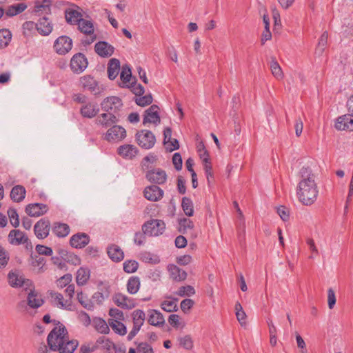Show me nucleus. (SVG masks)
<instances>
[{
    "instance_id": "22",
    "label": "nucleus",
    "mask_w": 353,
    "mask_h": 353,
    "mask_svg": "<svg viewBox=\"0 0 353 353\" xmlns=\"http://www.w3.org/2000/svg\"><path fill=\"white\" fill-rule=\"evenodd\" d=\"M335 128L339 130H353V116L351 112L339 117L335 123Z\"/></svg>"
},
{
    "instance_id": "63",
    "label": "nucleus",
    "mask_w": 353,
    "mask_h": 353,
    "mask_svg": "<svg viewBox=\"0 0 353 353\" xmlns=\"http://www.w3.org/2000/svg\"><path fill=\"white\" fill-rule=\"evenodd\" d=\"M336 296L334 291L330 288L327 290V303L330 309H332L336 304Z\"/></svg>"
},
{
    "instance_id": "57",
    "label": "nucleus",
    "mask_w": 353,
    "mask_h": 353,
    "mask_svg": "<svg viewBox=\"0 0 353 353\" xmlns=\"http://www.w3.org/2000/svg\"><path fill=\"white\" fill-rule=\"evenodd\" d=\"M35 250L39 255L50 256L52 254L51 248L43 245H37Z\"/></svg>"
},
{
    "instance_id": "33",
    "label": "nucleus",
    "mask_w": 353,
    "mask_h": 353,
    "mask_svg": "<svg viewBox=\"0 0 353 353\" xmlns=\"http://www.w3.org/2000/svg\"><path fill=\"white\" fill-rule=\"evenodd\" d=\"M120 69V61L119 59L112 58L108 64V74L110 80H114L118 75Z\"/></svg>"
},
{
    "instance_id": "25",
    "label": "nucleus",
    "mask_w": 353,
    "mask_h": 353,
    "mask_svg": "<svg viewBox=\"0 0 353 353\" xmlns=\"http://www.w3.org/2000/svg\"><path fill=\"white\" fill-rule=\"evenodd\" d=\"M117 152L123 159H132L137 155L139 150L134 145L124 144L118 148Z\"/></svg>"
},
{
    "instance_id": "24",
    "label": "nucleus",
    "mask_w": 353,
    "mask_h": 353,
    "mask_svg": "<svg viewBox=\"0 0 353 353\" xmlns=\"http://www.w3.org/2000/svg\"><path fill=\"white\" fill-rule=\"evenodd\" d=\"M48 210L47 205L43 203H30L26 208V212L30 216H40L46 214Z\"/></svg>"
},
{
    "instance_id": "43",
    "label": "nucleus",
    "mask_w": 353,
    "mask_h": 353,
    "mask_svg": "<svg viewBox=\"0 0 353 353\" xmlns=\"http://www.w3.org/2000/svg\"><path fill=\"white\" fill-rule=\"evenodd\" d=\"M60 254H61V257L63 260L68 263H72L74 265H77L81 263L80 258L73 253L68 252L65 250H61L60 252Z\"/></svg>"
},
{
    "instance_id": "14",
    "label": "nucleus",
    "mask_w": 353,
    "mask_h": 353,
    "mask_svg": "<svg viewBox=\"0 0 353 353\" xmlns=\"http://www.w3.org/2000/svg\"><path fill=\"white\" fill-rule=\"evenodd\" d=\"M79 10L80 8L74 5L65 10V18L67 23L71 25H77L83 19Z\"/></svg>"
},
{
    "instance_id": "30",
    "label": "nucleus",
    "mask_w": 353,
    "mask_h": 353,
    "mask_svg": "<svg viewBox=\"0 0 353 353\" xmlns=\"http://www.w3.org/2000/svg\"><path fill=\"white\" fill-rule=\"evenodd\" d=\"M50 296L54 305L60 308H68L71 306V301L64 300L63 296L59 292H50Z\"/></svg>"
},
{
    "instance_id": "53",
    "label": "nucleus",
    "mask_w": 353,
    "mask_h": 353,
    "mask_svg": "<svg viewBox=\"0 0 353 353\" xmlns=\"http://www.w3.org/2000/svg\"><path fill=\"white\" fill-rule=\"evenodd\" d=\"M72 274H66L61 276L60 279H59L57 281V285L59 288H63L65 286H68L72 281Z\"/></svg>"
},
{
    "instance_id": "49",
    "label": "nucleus",
    "mask_w": 353,
    "mask_h": 353,
    "mask_svg": "<svg viewBox=\"0 0 353 353\" xmlns=\"http://www.w3.org/2000/svg\"><path fill=\"white\" fill-rule=\"evenodd\" d=\"M8 216L10 219V224L15 228L19 225V219L17 210L14 208H9L8 210Z\"/></svg>"
},
{
    "instance_id": "44",
    "label": "nucleus",
    "mask_w": 353,
    "mask_h": 353,
    "mask_svg": "<svg viewBox=\"0 0 353 353\" xmlns=\"http://www.w3.org/2000/svg\"><path fill=\"white\" fill-rule=\"evenodd\" d=\"M12 39V33L8 29L0 30V48H4L10 42Z\"/></svg>"
},
{
    "instance_id": "47",
    "label": "nucleus",
    "mask_w": 353,
    "mask_h": 353,
    "mask_svg": "<svg viewBox=\"0 0 353 353\" xmlns=\"http://www.w3.org/2000/svg\"><path fill=\"white\" fill-rule=\"evenodd\" d=\"M177 301L178 300L176 299L172 300H165L161 303V307L162 310L168 312H176L178 310L176 304Z\"/></svg>"
},
{
    "instance_id": "8",
    "label": "nucleus",
    "mask_w": 353,
    "mask_h": 353,
    "mask_svg": "<svg viewBox=\"0 0 353 353\" xmlns=\"http://www.w3.org/2000/svg\"><path fill=\"white\" fill-rule=\"evenodd\" d=\"M88 60L83 53L75 54L70 60V68L74 73L79 74L88 67Z\"/></svg>"
},
{
    "instance_id": "46",
    "label": "nucleus",
    "mask_w": 353,
    "mask_h": 353,
    "mask_svg": "<svg viewBox=\"0 0 353 353\" xmlns=\"http://www.w3.org/2000/svg\"><path fill=\"white\" fill-rule=\"evenodd\" d=\"M77 300L84 308L88 310L93 309L94 305L92 302L82 292L77 293Z\"/></svg>"
},
{
    "instance_id": "64",
    "label": "nucleus",
    "mask_w": 353,
    "mask_h": 353,
    "mask_svg": "<svg viewBox=\"0 0 353 353\" xmlns=\"http://www.w3.org/2000/svg\"><path fill=\"white\" fill-rule=\"evenodd\" d=\"M172 163L176 170H181L182 168V158L179 153H174L172 157Z\"/></svg>"
},
{
    "instance_id": "11",
    "label": "nucleus",
    "mask_w": 353,
    "mask_h": 353,
    "mask_svg": "<svg viewBox=\"0 0 353 353\" xmlns=\"http://www.w3.org/2000/svg\"><path fill=\"white\" fill-rule=\"evenodd\" d=\"M80 84L84 90H87L94 94L101 92V88L98 82L90 75H85L80 78Z\"/></svg>"
},
{
    "instance_id": "26",
    "label": "nucleus",
    "mask_w": 353,
    "mask_h": 353,
    "mask_svg": "<svg viewBox=\"0 0 353 353\" xmlns=\"http://www.w3.org/2000/svg\"><path fill=\"white\" fill-rule=\"evenodd\" d=\"M90 242L89 236L83 232L74 234L70 239V244L75 248H82L86 246Z\"/></svg>"
},
{
    "instance_id": "54",
    "label": "nucleus",
    "mask_w": 353,
    "mask_h": 353,
    "mask_svg": "<svg viewBox=\"0 0 353 353\" xmlns=\"http://www.w3.org/2000/svg\"><path fill=\"white\" fill-rule=\"evenodd\" d=\"M135 102L138 105L144 107V106L148 105L152 103V97L150 94H147V95L137 98L135 100Z\"/></svg>"
},
{
    "instance_id": "29",
    "label": "nucleus",
    "mask_w": 353,
    "mask_h": 353,
    "mask_svg": "<svg viewBox=\"0 0 353 353\" xmlns=\"http://www.w3.org/2000/svg\"><path fill=\"white\" fill-rule=\"evenodd\" d=\"M148 323L154 326H161L165 323V319L163 314L156 310L148 311Z\"/></svg>"
},
{
    "instance_id": "38",
    "label": "nucleus",
    "mask_w": 353,
    "mask_h": 353,
    "mask_svg": "<svg viewBox=\"0 0 353 353\" xmlns=\"http://www.w3.org/2000/svg\"><path fill=\"white\" fill-rule=\"evenodd\" d=\"M108 325L115 333L119 335L123 336L127 332L126 327L120 321L110 319L108 320Z\"/></svg>"
},
{
    "instance_id": "56",
    "label": "nucleus",
    "mask_w": 353,
    "mask_h": 353,
    "mask_svg": "<svg viewBox=\"0 0 353 353\" xmlns=\"http://www.w3.org/2000/svg\"><path fill=\"white\" fill-rule=\"evenodd\" d=\"M180 345L186 350H191L193 347V341L189 335H186L179 339Z\"/></svg>"
},
{
    "instance_id": "40",
    "label": "nucleus",
    "mask_w": 353,
    "mask_h": 353,
    "mask_svg": "<svg viewBox=\"0 0 353 353\" xmlns=\"http://www.w3.org/2000/svg\"><path fill=\"white\" fill-rule=\"evenodd\" d=\"M27 8V5L24 3H20L15 5H12L8 8L6 11V14L8 17H13L18 14L21 13Z\"/></svg>"
},
{
    "instance_id": "1",
    "label": "nucleus",
    "mask_w": 353,
    "mask_h": 353,
    "mask_svg": "<svg viewBox=\"0 0 353 353\" xmlns=\"http://www.w3.org/2000/svg\"><path fill=\"white\" fill-rule=\"evenodd\" d=\"M298 176L299 181L296 190V197L303 205H311L319 194L316 176L310 167H302Z\"/></svg>"
},
{
    "instance_id": "34",
    "label": "nucleus",
    "mask_w": 353,
    "mask_h": 353,
    "mask_svg": "<svg viewBox=\"0 0 353 353\" xmlns=\"http://www.w3.org/2000/svg\"><path fill=\"white\" fill-rule=\"evenodd\" d=\"M108 254L109 257L115 262L121 261L123 259L124 254L123 250L117 245H111L108 248Z\"/></svg>"
},
{
    "instance_id": "28",
    "label": "nucleus",
    "mask_w": 353,
    "mask_h": 353,
    "mask_svg": "<svg viewBox=\"0 0 353 353\" xmlns=\"http://www.w3.org/2000/svg\"><path fill=\"white\" fill-rule=\"evenodd\" d=\"M168 270L170 273V277L176 281H181L186 279L187 273L185 270L179 268L174 264H170L168 266Z\"/></svg>"
},
{
    "instance_id": "9",
    "label": "nucleus",
    "mask_w": 353,
    "mask_h": 353,
    "mask_svg": "<svg viewBox=\"0 0 353 353\" xmlns=\"http://www.w3.org/2000/svg\"><path fill=\"white\" fill-rule=\"evenodd\" d=\"M8 283L12 288H19L26 286V290L31 286L32 283L29 279H25L21 275L15 272H10L8 275Z\"/></svg>"
},
{
    "instance_id": "60",
    "label": "nucleus",
    "mask_w": 353,
    "mask_h": 353,
    "mask_svg": "<svg viewBox=\"0 0 353 353\" xmlns=\"http://www.w3.org/2000/svg\"><path fill=\"white\" fill-rule=\"evenodd\" d=\"M109 315L114 320L122 321L124 319L123 312L117 308H111Z\"/></svg>"
},
{
    "instance_id": "17",
    "label": "nucleus",
    "mask_w": 353,
    "mask_h": 353,
    "mask_svg": "<svg viewBox=\"0 0 353 353\" xmlns=\"http://www.w3.org/2000/svg\"><path fill=\"white\" fill-rule=\"evenodd\" d=\"M159 108L157 105H151L144 112L143 123L145 125L148 123L157 125L160 123L161 119L159 114Z\"/></svg>"
},
{
    "instance_id": "18",
    "label": "nucleus",
    "mask_w": 353,
    "mask_h": 353,
    "mask_svg": "<svg viewBox=\"0 0 353 353\" xmlns=\"http://www.w3.org/2000/svg\"><path fill=\"white\" fill-rule=\"evenodd\" d=\"M112 300L114 303L123 309L130 310L135 307L136 303L133 299L129 298L128 296L121 293H116Z\"/></svg>"
},
{
    "instance_id": "37",
    "label": "nucleus",
    "mask_w": 353,
    "mask_h": 353,
    "mask_svg": "<svg viewBox=\"0 0 353 353\" xmlns=\"http://www.w3.org/2000/svg\"><path fill=\"white\" fill-rule=\"evenodd\" d=\"M52 0H37L34 2V12L49 14L50 13V5Z\"/></svg>"
},
{
    "instance_id": "3",
    "label": "nucleus",
    "mask_w": 353,
    "mask_h": 353,
    "mask_svg": "<svg viewBox=\"0 0 353 353\" xmlns=\"http://www.w3.org/2000/svg\"><path fill=\"white\" fill-rule=\"evenodd\" d=\"M165 224L162 220L152 219L142 225V231L148 236H159L163 234Z\"/></svg>"
},
{
    "instance_id": "10",
    "label": "nucleus",
    "mask_w": 353,
    "mask_h": 353,
    "mask_svg": "<svg viewBox=\"0 0 353 353\" xmlns=\"http://www.w3.org/2000/svg\"><path fill=\"white\" fill-rule=\"evenodd\" d=\"M50 222L47 219H41L34 226V232L38 239H43L46 238L50 232Z\"/></svg>"
},
{
    "instance_id": "59",
    "label": "nucleus",
    "mask_w": 353,
    "mask_h": 353,
    "mask_svg": "<svg viewBox=\"0 0 353 353\" xmlns=\"http://www.w3.org/2000/svg\"><path fill=\"white\" fill-rule=\"evenodd\" d=\"M277 213L283 221H287L290 218V211L288 208L281 205L277 208Z\"/></svg>"
},
{
    "instance_id": "5",
    "label": "nucleus",
    "mask_w": 353,
    "mask_h": 353,
    "mask_svg": "<svg viewBox=\"0 0 353 353\" xmlns=\"http://www.w3.org/2000/svg\"><path fill=\"white\" fill-rule=\"evenodd\" d=\"M133 327L128 335V339L132 340L139 332L145 319V312L139 309L135 310L132 313Z\"/></svg>"
},
{
    "instance_id": "19",
    "label": "nucleus",
    "mask_w": 353,
    "mask_h": 353,
    "mask_svg": "<svg viewBox=\"0 0 353 353\" xmlns=\"http://www.w3.org/2000/svg\"><path fill=\"white\" fill-rule=\"evenodd\" d=\"M144 196L150 201H158L161 200L164 194L163 190L156 185L148 186L143 191Z\"/></svg>"
},
{
    "instance_id": "45",
    "label": "nucleus",
    "mask_w": 353,
    "mask_h": 353,
    "mask_svg": "<svg viewBox=\"0 0 353 353\" xmlns=\"http://www.w3.org/2000/svg\"><path fill=\"white\" fill-rule=\"evenodd\" d=\"M94 325L95 329L101 334L109 333L110 328L105 321L101 318H98L94 320Z\"/></svg>"
},
{
    "instance_id": "20",
    "label": "nucleus",
    "mask_w": 353,
    "mask_h": 353,
    "mask_svg": "<svg viewBox=\"0 0 353 353\" xmlns=\"http://www.w3.org/2000/svg\"><path fill=\"white\" fill-rule=\"evenodd\" d=\"M146 178L151 183L161 185L166 181L167 174L164 170L157 168L148 171L146 174Z\"/></svg>"
},
{
    "instance_id": "32",
    "label": "nucleus",
    "mask_w": 353,
    "mask_h": 353,
    "mask_svg": "<svg viewBox=\"0 0 353 353\" xmlns=\"http://www.w3.org/2000/svg\"><path fill=\"white\" fill-rule=\"evenodd\" d=\"M99 110L96 104L88 103L83 105L80 110L81 114L85 118H93L99 112Z\"/></svg>"
},
{
    "instance_id": "2",
    "label": "nucleus",
    "mask_w": 353,
    "mask_h": 353,
    "mask_svg": "<svg viewBox=\"0 0 353 353\" xmlns=\"http://www.w3.org/2000/svg\"><path fill=\"white\" fill-rule=\"evenodd\" d=\"M49 333L47 342L51 350L59 353H73L79 345L77 340H70L66 327L59 322Z\"/></svg>"
},
{
    "instance_id": "7",
    "label": "nucleus",
    "mask_w": 353,
    "mask_h": 353,
    "mask_svg": "<svg viewBox=\"0 0 353 353\" xmlns=\"http://www.w3.org/2000/svg\"><path fill=\"white\" fill-rule=\"evenodd\" d=\"M101 109L105 112L117 113L123 106L122 101L117 97H109L103 99L101 103Z\"/></svg>"
},
{
    "instance_id": "48",
    "label": "nucleus",
    "mask_w": 353,
    "mask_h": 353,
    "mask_svg": "<svg viewBox=\"0 0 353 353\" xmlns=\"http://www.w3.org/2000/svg\"><path fill=\"white\" fill-rule=\"evenodd\" d=\"M327 38H328V34L327 32H324L321 37L319 38L318 45L316 47V53H319V54H321L327 46Z\"/></svg>"
},
{
    "instance_id": "61",
    "label": "nucleus",
    "mask_w": 353,
    "mask_h": 353,
    "mask_svg": "<svg viewBox=\"0 0 353 353\" xmlns=\"http://www.w3.org/2000/svg\"><path fill=\"white\" fill-rule=\"evenodd\" d=\"M46 263V260L43 257L40 255L35 256V257L32 256V262L31 264L34 267H38L39 269H42Z\"/></svg>"
},
{
    "instance_id": "31",
    "label": "nucleus",
    "mask_w": 353,
    "mask_h": 353,
    "mask_svg": "<svg viewBox=\"0 0 353 353\" xmlns=\"http://www.w3.org/2000/svg\"><path fill=\"white\" fill-rule=\"evenodd\" d=\"M52 231L57 237L63 238L70 233V227L66 223L55 222L53 223Z\"/></svg>"
},
{
    "instance_id": "50",
    "label": "nucleus",
    "mask_w": 353,
    "mask_h": 353,
    "mask_svg": "<svg viewBox=\"0 0 353 353\" xmlns=\"http://www.w3.org/2000/svg\"><path fill=\"white\" fill-rule=\"evenodd\" d=\"M120 78L123 83L125 84L130 81L132 78V72L130 68L128 65L122 66Z\"/></svg>"
},
{
    "instance_id": "52",
    "label": "nucleus",
    "mask_w": 353,
    "mask_h": 353,
    "mask_svg": "<svg viewBox=\"0 0 353 353\" xmlns=\"http://www.w3.org/2000/svg\"><path fill=\"white\" fill-rule=\"evenodd\" d=\"M195 293L194 288L191 285L182 286L179 288V290L176 292L179 296H190Z\"/></svg>"
},
{
    "instance_id": "51",
    "label": "nucleus",
    "mask_w": 353,
    "mask_h": 353,
    "mask_svg": "<svg viewBox=\"0 0 353 353\" xmlns=\"http://www.w3.org/2000/svg\"><path fill=\"white\" fill-rule=\"evenodd\" d=\"M139 267V263L134 260H128L123 263V270L127 273L135 272Z\"/></svg>"
},
{
    "instance_id": "27",
    "label": "nucleus",
    "mask_w": 353,
    "mask_h": 353,
    "mask_svg": "<svg viewBox=\"0 0 353 353\" xmlns=\"http://www.w3.org/2000/svg\"><path fill=\"white\" fill-rule=\"evenodd\" d=\"M96 123L102 125L104 128H108L112 124L116 123L118 119L113 113H103L98 116L95 120Z\"/></svg>"
},
{
    "instance_id": "35",
    "label": "nucleus",
    "mask_w": 353,
    "mask_h": 353,
    "mask_svg": "<svg viewBox=\"0 0 353 353\" xmlns=\"http://www.w3.org/2000/svg\"><path fill=\"white\" fill-rule=\"evenodd\" d=\"M26 189L23 186L17 185L12 188L10 192V198L14 202L22 201L26 196Z\"/></svg>"
},
{
    "instance_id": "16",
    "label": "nucleus",
    "mask_w": 353,
    "mask_h": 353,
    "mask_svg": "<svg viewBox=\"0 0 353 353\" xmlns=\"http://www.w3.org/2000/svg\"><path fill=\"white\" fill-rule=\"evenodd\" d=\"M32 287L28 288L27 304L30 308L37 309L43 305L44 300L41 295L34 290V286L32 285Z\"/></svg>"
},
{
    "instance_id": "58",
    "label": "nucleus",
    "mask_w": 353,
    "mask_h": 353,
    "mask_svg": "<svg viewBox=\"0 0 353 353\" xmlns=\"http://www.w3.org/2000/svg\"><path fill=\"white\" fill-rule=\"evenodd\" d=\"M137 350V353H154L152 347L147 343H139Z\"/></svg>"
},
{
    "instance_id": "15",
    "label": "nucleus",
    "mask_w": 353,
    "mask_h": 353,
    "mask_svg": "<svg viewBox=\"0 0 353 353\" xmlns=\"http://www.w3.org/2000/svg\"><path fill=\"white\" fill-rule=\"evenodd\" d=\"M77 25L78 29L81 32L90 36V39L88 40L86 42L88 44L92 43L97 39V36L94 34V25L91 21L83 19Z\"/></svg>"
},
{
    "instance_id": "12",
    "label": "nucleus",
    "mask_w": 353,
    "mask_h": 353,
    "mask_svg": "<svg viewBox=\"0 0 353 353\" xmlns=\"http://www.w3.org/2000/svg\"><path fill=\"white\" fill-rule=\"evenodd\" d=\"M125 130L120 125H115L107 131L105 139L108 141L118 142L125 139Z\"/></svg>"
},
{
    "instance_id": "39",
    "label": "nucleus",
    "mask_w": 353,
    "mask_h": 353,
    "mask_svg": "<svg viewBox=\"0 0 353 353\" xmlns=\"http://www.w3.org/2000/svg\"><path fill=\"white\" fill-rule=\"evenodd\" d=\"M141 286L140 279L138 276H131L127 282V290L131 294H136Z\"/></svg>"
},
{
    "instance_id": "42",
    "label": "nucleus",
    "mask_w": 353,
    "mask_h": 353,
    "mask_svg": "<svg viewBox=\"0 0 353 353\" xmlns=\"http://www.w3.org/2000/svg\"><path fill=\"white\" fill-rule=\"evenodd\" d=\"M182 209L188 216H192L194 214V205L192 201L188 197H183L181 201Z\"/></svg>"
},
{
    "instance_id": "21",
    "label": "nucleus",
    "mask_w": 353,
    "mask_h": 353,
    "mask_svg": "<svg viewBox=\"0 0 353 353\" xmlns=\"http://www.w3.org/2000/svg\"><path fill=\"white\" fill-rule=\"evenodd\" d=\"M94 51L99 57L108 58L113 54L114 48L106 41H99L94 45Z\"/></svg>"
},
{
    "instance_id": "55",
    "label": "nucleus",
    "mask_w": 353,
    "mask_h": 353,
    "mask_svg": "<svg viewBox=\"0 0 353 353\" xmlns=\"http://www.w3.org/2000/svg\"><path fill=\"white\" fill-rule=\"evenodd\" d=\"M9 254L1 246H0V268H5L9 261Z\"/></svg>"
},
{
    "instance_id": "36",
    "label": "nucleus",
    "mask_w": 353,
    "mask_h": 353,
    "mask_svg": "<svg viewBox=\"0 0 353 353\" xmlns=\"http://www.w3.org/2000/svg\"><path fill=\"white\" fill-rule=\"evenodd\" d=\"M90 270L85 268H80L76 275V282L78 285H85L90 279Z\"/></svg>"
},
{
    "instance_id": "13",
    "label": "nucleus",
    "mask_w": 353,
    "mask_h": 353,
    "mask_svg": "<svg viewBox=\"0 0 353 353\" xmlns=\"http://www.w3.org/2000/svg\"><path fill=\"white\" fill-rule=\"evenodd\" d=\"M8 241L10 245H19L27 243L28 237L25 232L17 229H13L10 231L8 235Z\"/></svg>"
},
{
    "instance_id": "41",
    "label": "nucleus",
    "mask_w": 353,
    "mask_h": 353,
    "mask_svg": "<svg viewBox=\"0 0 353 353\" xmlns=\"http://www.w3.org/2000/svg\"><path fill=\"white\" fill-rule=\"evenodd\" d=\"M270 68L272 71V74L277 79H281L283 77V73L281 68L274 57H271Z\"/></svg>"
},
{
    "instance_id": "4",
    "label": "nucleus",
    "mask_w": 353,
    "mask_h": 353,
    "mask_svg": "<svg viewBox=\"0 0 353 353\" xmlns=\"http://www.w3.org/2000/svg\"><path fill=\"white\" fill-rule=\"evenodd\" d=\"M136 140L137 144L145 150L153 148L156 143L154 134L151 131L147 130L138 131L136 134Z\"/></svg>"
},
{
    "instance_id": "6",
    "label": "nucleus",
    "mask_w": 353,
    "mask_h": 353,
    "mask_svg": "<svg viewBox=\"0 0 353 353\" xmlns=\"http://www.w3.org/2000/svg\"><path fill=\"white\" fill-rule=\"evenodd\" d=\"M53 48L57 54L65 55L72 50V40L68 36H60L55 40Z\"/></svg>"
},
{
    "instance_id": "23",
    "label": "nucleus",
    "mask_w": 353,
    "mask_h": 353,
    "mask_svg": "<svg viewBox=\"0 0 353 353\" xmlns=\"http://www.w3.org/2000/svg\"><path fill=\"white\" fill-rule=\"evenodd\" d=\"M37 30L41 35L48 36L53 30V23L48 17H41L37 22Z\"/></svg>"
},
{
    "instance_id": "62",
    "label": "nucleus",
    "mask_w": 353,
    "mask_h": 353,
    "mask_svg": "<svg viewBox=\"0 0 353 353\" xmlns=\"http://www.w3.org/2000/svg\"><path fill=\"white\" fill-rule=\"evenodd\" d=\"M179 223L180 227L183 228V230H181L183 232H185V230L187 229H192L194 228L193 222L187 218L179 219Z\"/></svg>"
}]
</instances>
